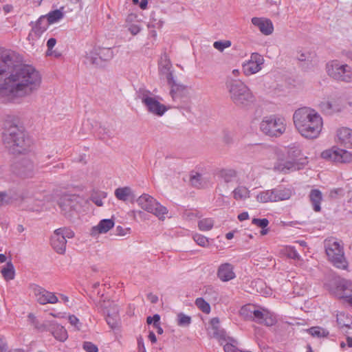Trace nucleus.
<instances>
[{
    "label": "nucleus",
    "instance_id": "obj_1",
    "mask_svg": "<svg viewBox=\"0 0 352 352\" xmlns=\"http://www.w3.org/2000/svg\"><path fill=\"white\" fill-rule=\"evenodd\" d=\"M14 52L0 49V98H23L36 91L41 83L39 72L29 65H18Z\"/></svg>",
    "mask_w": 352,
    "mask_h": 352
},
{
    "label": "nucleus",
    "instance_id": "obj_2",
    "mask_svg": "<svg viewBox=\"0 0 352 352\" xmlns=\"http://www.w3.org/2000/svg\"><path fill=\"white\" fill-rule=\"evenodd\" d=\"M294 123L300 135L307 139H314L320 135L323 122L320 114L314 109L302 107L293 116Z\"/></svg>",
    "mask_w": 352,
    "mask_h": 352
},
{
    "label": "nucleus",
    "instance_id": "obj_3",
    "mask_svg": "<svg viewBox=\"0 0 352 352\" xmlns=\"http://www.w3.org/2000/svg\"><path fill=\"white\" fill-rule=\"evenodd\" d=\"M226 87L230 100L239 108L248 109L255 101V98L249 87L239 79L228 77Z\"/></svg>",
    "mask_w": 352,
    "mask_h": 352
},
{
    "label": "nucleus",
    "instance_id": "obj_4",
    "mask_svg": "<svg viewBox=\"0 0 352 352\" xmlns=\"http://www.w3.org/2000/svg\"><path fill=\"white\" fill-rule=\"evenodd\" d=\"M3 132V142L12 154H20L26 150L25 132L22 127L6 122Z\"/></svg>",
    "mask_w": 352,
    "mask_h": 352
},
{
    "label": "nucleus",
    "instance_id": "obj_5",
    "mask_svg": "<svg viewBox=\"0 0 352 352\" xmlns=\"http://www.w3.org/2000/svg\"><path fill=\"white\" fill-rule=\"evenodd\" d=\"M137 98L142 101L146 111L158 117L162 116L168 108L157 100V96L145 88H140L137 91Z\"/></svg>",
    "mask_w": 352,
    "mask_h": 352
},
{
    "label": "nucleus",
    "instance_id": "obj_6",
    "mask_svg": "<svg viewBox=\"0 0 352 352\" xmlns=\"http://www.w3.org/2000/svg\"><path fill=\"white\" fill-rule=\"evenodd\" d=\"M285 118L276 115L265 116L260 123V130L264 134L271 137L280 136L285 131Z\"/></svg>",
    "mask_w": 352,
    "mask_h": 352
},
{
    "label": "nucleus",
    "instance_id": "obj_7",
    "mask_svg": "<svg viewBox=\"0 0 352 352\" xmlns=\"http://www.w3.org/2000/svg\"><path fill=\"white\" fill-rule=\"evenodd\" d=\"M287 158L280 163L278 168L285 173L299 170L307 162L306 158L300 157L301 150L295 144L286 148Z\"/></svg>",
    "mask_w": 352,
    "mask_h": 352
},
{
    "label": "nucleus",
    "instance_id": "obj_8",
    "mask_svg": "<svg viewBox=\"0 0 352 352\" xmlns=\"http://www.w3.org/2000/svg\"><path fill=\"white\" fill-rule=\"evenodd\" d=\"M324 248L329 260L338 268L346 269L347 262L345 259L343 248L333 239L324 241Z\"/></svg>",
    "mask_w": 352,
    "mask_h": 352
},
{
    "label": "nucleus",
    "instance_id": "obj_9",
    "mask_svg": "<svg viewBox=\"0 0 352 352\" xmlns=\"http://www.w3.org/2000/svg\"><path fill=\"white\" fill-rule=\"evenodd\" d=\"M328 75L337 81L352 82V69L347 64H341L339 60H333L326 65Z\"/></svg>",
    "mask_w": 352,
    "mask_h": 352
},
{
    "label": "nucleus",
    "instance_id": "obj_10",
    "mask_svg": "<svg viewBox=\"0 0 352 352\" xmlns=\"http://www.w3.org/2000/svg\"><path fill=\"white\" fill-rule=\"evenodd\" d=\"M136 201L142 209L155 214L160 220H164V214L168 212L166 207L162 206L155 199L148 194L142 195Z\"/></svg>",
    "mask_w": 352,
    "mask_h": 352
},
{
    "label": "nucleus",
    "instance_id": "obj_11",
    "mask_svg": "<svg viewBox=\"0 0 352 352\" xmlns=\"http://www.w3.org/2000/svg\"><path fill=\"white\" fill-rule=\"evenodd\" d=\"M82 198L76 195H64L58 201L60 212L67 219L73 217L74 213L81 206Z\"/></svg>",
    "mask_w": 352,
    "mask_h": 352
},
{
    "label": "nucleus",
    "instance_id": "obj_12",
    "mask_svg": "<svg viewBox=\"0 0 352 352\" xmlns=\"http://www.w3.org/2000/svg\"><path fill=\"white\" fill-rule=\"evenodd\" d=\"M11 171L21 178L32 177L36 168L32 160L28 157H22L16 160L11 165Z\"/></svg>",
    "mask_w": 352,
    "mask_h": 352
},
{
    "label": "nucleus",
    "instance_id": "obj_13",
    "mask_svg": "<svg viewBox=\"0 0 352 352\" xmlns=\"http://www.w3.org/2000/svg\"><path fill=\"white\" fill-rule=\"evenodd\" d=\"M321 156L324 159L340 163H349L352 161V154L350 152L335 147L324 151Z\"/></svg>",
    "mask_w": 352,
    "mask_h": 352
},
{
    "label": "nucleus",
    "instance_id": "obj_14",
    "mask_svg": "<svg viewBox=\"0 0 352 352\" xmlns=\"http://www.w3.org/2000/svg\"><path fill=\"white\" fill-rule=\"evenodd\" d=\"M219 318H213L210 320L211 331L210 333L216 338L221 345H223L227 340L230 342L234 341V339L227 335L226 331L223 329L219 327Z\"/></svg>",
    "mask_w": 352,
    "mask_h": 352
},
{
    "label": "nucleus",
    "instance_id": "obj_15",
    "mask_svg": "<svg viewBox=\"0 0 352 352\" xmlns=\"http://www.w3.org/2000/svg\"><path fill=\"white\" fill-rule=\"evenodd\" d=\"M252 320L258 324H265L267 327L274 325L276 322V317L267 309L257 307Z\"/></svg>",
    "mask_w": 352,
    "mask_h": 352
},
{
    "label": "nucleus",
    "instance_id": "obj_16",
    "mask_svg": "<svg viewBox=\"0 0 352 352\" xmlns=\"http://www.w3.org/2000/svg\"><path fill=\"white\" fill-rule=\"evenodd\" d=\"M33 291L37 302L41 305H45L47 303L54 304L58 300V298L54 293L48 292L38 285H35L34 287Z\"/></svg>",
    "mask_w": 352,
    "mask_h": 352
},
{
    "label": "nucleus",
    "instance_id": "obj_17",
    "mask_svg": "<svg viewBox=\"0 0 352 352\" xmlns=\"http://www.w3.org/2000/svg\"><path fill=\"white\" fill-rule=\"evenodd\" d=\"M106 313V321L109 327L112 329H118L120 322L118 306L113 304L110 309H107Z\"/></svg>",
    "mask_w": 352,
    "mask_h": 352
},
{
    "label": "nucleus",
    "instance_id": "obj_18",
    "mask_svg": "<svg viewBox=\"0 0 352 352\" xmlns=\"http://www.w3.org/2000/svg\"><path fill=\"white\" fill-rule=\"evenodd\" d=\"M252 23L254 25L258 27L261 32L264 35H270L274 31L273 23L268 19L253 17Z\"/></svg>",
    "mask_w": 352,
    "mask_h": 352
},
{
    "label": "nucleus",
    "instance_id": "obj_19",
    "mask_svg": "<svg viewBox=\"0 0 352 352\" xmlns=\"http://www.w3.org/2000/svg\"><path fill=\"white\" fill-rule=\"evenodd\" d=\"M168 84L171 87L170 94L173 100H176L186 96L188 93L187 87L178 82L175 78H173V81L168 82Z\"/></svg>",
    "mask_w": 352,
    "mask_h": 352
},
{
    "label": "nucleus",
    "instance_id": "obj_20",
    "mask_svg": "<svg viewBox=\"0 0 352 352\" xmlns=\"http://www.w3.org/2000/svg\"><path fill=\"white\" fill-rule=\"evenodd\" d=\"M217 276L223 282H227L234 278L236 276L234 272V266L229 263L221 264L218 268Z\"/></svg>",
    "mask_w": 352,
    "mask_h": 352
},
{
    "label": "nucleus",
    "instance_id": "obj_21",
    "mask_svg": "<svg viewBox=\"0 0 352 352\" xmlns=\"http://www.w3.org/2000/svg\"><path fill=\"white\" fill-rule=\"evenodd\" d=\"M59 233L60 232L54 230L51 237V245L58 254H63L66 250L67 239Z\"/></svg>",
    "mask_w": 352,
    "mask_h": 352
},
{
    "label": "nucleus",
    "instance_id": "obj_22",
    "mask_svg": "<svg viewBox=\"0 0 352 352\" xmlns=\"http://www.w3.org/2000/svg\"><path fill=\"white\" fill-rule=\"evenodd\" d=\"M114 226V221L112 219H104L101 220L96 226L91 229L90 234L96 236L99 234L107 233Z\"/></svg>",
    "mask_w": 352,
    "mask_h": 352
},
{
    "label": "nucleus",
    "instance_id": "obj_23",
    "mask_svg": "<svg viewBox=\"0 0 352 352\" xmlns=\"http://www.w3.org/2000/svg\"><path fill=\"white\" fill-rule=\"evenodd\" d=\"M337 136L339 142L346 148H352V130L349 128H342L338 131Z\"/></svg>",
    "mask_w": 352,
    "mask_h": 352
},
{
    "label": "nucleus",
    "instance_id": "obj_24",
    "mask_svg": "<svg viewBox=\"0 0 352 352\" xmlns=\"http://www.w3.org/2000/svg\"><path fill=\"white\" fill-rule=\"evenodd\" d=\"M161 59L162 61L160 63V72L166 76L167 82H170L173 81V78H174L173 72L172 70H170L172 66L171 63L168 58L166 54H164V56L161 58Z\"/></svg>",
    "mask_w": 352,
    "mask_h": 352
},
{
    "label": "nucleus",
    "instance_id": "obj_25",
    "mask_svg": "<svg viewBox=\"0 0 352 352\" xmlns=\"http://www.w3.org/2000/svg\"><path fill=\"white\" fill-rule=\"evenodd\" d=\"M337 287L343 292L342 298H345L352 306V283L346 280H342L338 283Z\"/></svg>",
    "mask_w": 352,
    "mask_h": 352
},
{
    "label": "nucleus",
    "instance_id": "obj_26",
    "mask_svg": "<svg viewBox=\"0 0 352 352\" xmlns=\"http://www.w3.org/2000/svg\"><path fill=\"white\" fill-rule=\"evenodd\" d=\"M32 26V31L34 32L36 36H40L45 32L49 23L46 19L45 16H41L35 23L31 22L30 24Z\"/></svg>",
    "mask_w": 352,
    "mask_h": 352
},
{
    "label": "nucleus",
    "instance_id": "obj_27",
    "mask_svg": "<svg viewBox=\"0 0 352 352\" xmlns=\"http://www.w3.org/2000/svg\"><path fill=\"white\" fill-rule=\"evenodd\" d=\"M309 199L315 212H320L321 210L320 202L322 199V195L318 189H313L309 193Z\"/></svg>",
    "mask_w": 352,
    "mask_h": 352
},
{
    "label": "nucleus",
    "instance_id": "obj_28",
    "mask_svg": "<svg viewBox=\"0 0 352 352\" xmlns=\"http://www.w3.org/2000/svg\"><path fill=\"white\" fill-rule=\"evenodd\" d=\"M114 193L118 200L123 201H127L130 197H134L131 188L128 186L118 188Z\"/></svg>",
    "mask_w": 352,
    "mask_h": 352
},
{
    "label": "nucleus",
    "instance_id": "obj_29",
    "mask_svg": "<svg viewBox=\"0 0 352 352\" xmlns=\"http://www.w3.org/2000/svg\"><path fill=\"white\" fill-rule=\"evenodd\" d=\"M50 330L56 340L60 342H64L67 340V332L63 326L59 324H53Z\"/></svg>",
    "mask_w": 352,
    "mask_h": 352
},
{
    "label": "nucleus",
    "instance_id": "obj_30",
    "mask_svg": "<svg viewBox=\"0 0 352 352\" xmlns=\"http://www.w3.org/2000/svg\"><path fill=\"white\" fill-rule=\"evenodd\" d=\"M86 61L88 63L98 67H103L105 64V62L103 59L100 58V56L98 55V53L95 50L90 52L86 56Z\"/></svg>",
    "mask_w": 352,
    "mask_h": 352
},
{
    "label": "nucleus",
    "instance_id": "obj_31",
    "mask_svg": "<svg viewBox=\"0 0 352 352\" xmlns=\"http://www.w3.org/2000/svg\"><path fill=\"white\" fill-rule=\"evenodd\" d=\"M218 176L226 183H230L236 177L237 173L234 169L223 168L219 171Z\"/></svg>",
    "mask_w": 352,
    "mask_h": 352
},
{
    "label": "nucleus",
    "instance_id": "obj_32",
    "mask_svg": "<svg viewBox=\"0 0 352 352\" xmlns=\"http://www.w3.org/2000/svg\"><path fill=\"white\" fill-rule=\"evenodd\" d=\"M336 322L338 329H342L349 324H352V317L344 312L338 313L336 315Z\"/></svg>",
    "mask_w": 352,
    "mask_h": 352
},
{
    "label": "nucleus",
    "instance_id": "obj_33",
    "mask_svg": "<svg viewBox=\"0 0 352 352\" xmlns=\"http://www.w3.org/2000/svg\"><path fill=\"white\" fill-rule=\"evenodd\" d=\"M1 272L5 280H13L15 276V270L12 263L11 261L7 262V263L2 267Z\"/></svg>",
    "mask_w": 352,
    "mask_h": 352
},
{
    "label": "nucleus",
    "instance_id": "obj_34",
    "mask_svg": "<svg viewBox=\"0 0 352 352\" xmlns=\"http://www.w3.org/2000/svg\"><path fill=\"white\" fill-rule=\"evenodd\" d=\"M274 196H276L274 201L289 199L292 196V191L289 189L275 188L273 189Z\"/></svg>",
    "mask_w": 352,
    "mask_h": 352
},
{
    "label": "nucleus",
    "instance_id": "obj_35",
    "mask_svg": "<svg viewBox=\"0 0 352 352\" xmlns=\"http://www.w3.org/2000/svg\"><path fill=\"white\" fill-rule=\"evenodd\" d=\"M256 306L254 305H245L243 306L240 310V314L245 320H252L254 312L256 311Z\"/></svg>",
    "mask_w": 352,
    "mask_h": 352
},
{
    "label": "nucleus",
    "instance_id": "obj_36",
    "mask_svg": "<svg viewBox=\"0 0 352 352\" xmlns=\"http://www.w3.org/2000/svg\"><path fill=\"white\" fill-rule=\"evenodd\" d=\"M243 69L246 76H250L259 72L261 69V67L249 60L243 65Z\"/></svg>",
    "mask_w": 352,
    "mask_h": 352
},
{
    "label": "nucleus",
    "instance_id": "obj_37",
    "mask_svg": "<svg viewBox=\"0 0 352 352\" xmlns=\"http://www.w3.org/2000/svg\"><path fill=\"white\" fill-rule=\"evenodd\" d=\"M100 58L106 63L109 61L113 57V52L110 47H99L98 49L94 50Z\"/></svg>",
    "mask_w": 352,
    "mask_h": 352
},
{
    "label": "nucleus",
    "instance_id": "obj_38",
    "mask_svg": "<svg viewBox=\"0 0 352 352\" xmlns=\"http://www.w3.org/2000/svg\"><path fill=\"white\" fill-rule=\"evenodd\" d=\"M273 189L271 190H265L261 192L256 197L258 201L261 203H267L268 201H274L276 196H274Z\"/></svg>",
    "mask_w": 352,
    "mask_h": 352
},
{
    "label": "nucleus",
    "instance_id": "obj_39",
    "mask_svg": "<svg viewBox=\"0 0 352 352\" xmlns=\"http://www.w3.org/2000/svg\"><path fill=\"white\" fill-rule=\"evenodd\" d=\"M233 197L236 200L244 199L249 197L250 191L245 186H239L233 192Z\"/></svg>",
    "mask_w": 352,
    "mask_h": 352
},
{
    "label": "nucleus",
    "instance_id": "obj_40",
    "mask_svg": "<svg viewBox=\"0 0 352 352\" xmlns=\"http://www.w3.org/2000/svg\"><path fill=\"white\" fill-rule=\"evenodd\" d=\"M308 332L314 337L325 338L329 334V332L320 327H313L308 329Z\"/></svg>",
    "mask_w": 352,
    "mask_h": 352
},
{
    "label": "nucleus",
    "instance_id": "obj_41",
    "mask_svg": "<svg viewBox=\"0 0 352 352\" xmlns=\"http://www.w3.org/2000/svg\"><path fill=\"white\" fill-rule=\"evenodd\" d=\"M64 14L60 10H55L48 13L46 16L47 23L50 24L58 21L63 17Z\"/></svg>",
    "mask_w": 352,
    "mask_h": 352
},
{
    "label": "nucleus",
    "instance_id": "obj_42",
    "mask_svg": "<svg viewBox=\"0 0 352 352\" xmlns=\"http://www.w3.org/2000/svg\"><path fill=\"white\" fill-rule=\"evenodd\" d=\"M107 193L103 191L94 192L91 195L90 199L98 206L103 205L102 199L106 198Z\"/></svg>",
    "mask_w": 352,
    "mask_h": 352
},
{
    "label": "nucleus",
    "instance_id": "obj_43",
    "mask_svg": "<svg viewBox=\"0 0 352 352\" xmlns=\"http://www.w3.org/2000/svg\"><path fill=\"white\" fill-rule=\"evenodd\" d=\"M214 225V221L210 218H206L200 220L198 222V227L199 230L203 231H208L212 229Z\"/></svg>",
    "mask_w": 352,
    "mask_h": 352
},
{
    "label": "nucleus",
    "instance_id": "obj_44",
    "mask_svg": "<svg viewBox=\"0 0 352 352\" xmlns=\"http://www.w3.org/2000/svg\"><path fill=\"white\" fill-rule=\"evenodd\" d=\"M196 306L205 314H209L210 306L204 298H198L195 300Z\"/></svg>",
    "mask_w": 352,
    "mask_h": 352
},
{
    "label": "nucleus",
    "instance_id": "obj_45",
    "mask_svg": "<svg viewBox=\"0 0 352 352\" xmlns=\"http://www.w3.org/2000/svg\"><path fill=\"white\" fill-rule=\"evenodd\" d=\"M177 324L180 327H188L191 322V318L183 313H179L177 315Z\"/></svg>",
    "mask_w": 352,
    "mask_h": 352
},
{
    "label": "nucleus",
    "instance_id": "obj_46",
    "mask_svg": "<svg viewBox=\"0 0 352 352\" xmlns=\"http://www.w3.org/2000/svg\"><path fill=\"white\" fill-rule=\"evenodd\" d=\"M236 343H237V342L236 340H234V341H233V342H230V341L227 340L223 344L224 351L225 352H242L241 351H239L237 349V347L236 346Z\"/></svg>",
    "mask_w": 352,
    "mask_h": 352
},
{
    "label": "nucleus",
    "instance_id": "obj_47",
    "mask_svg": "<svg viewBox=\"0 0 352 352\" xmlns=\"http://www.w3.org/2000/svg\"><path fill=\"white\" fill-rule=\"evenodd\" d=\"M232 45V43L230 41L228 40H224V41H215L213 43L214 47L219 50V52H223L224 49L230 47Z\"/></svg>",
    "mask_w": 352,
    "mask_h": 352
},
{
    "label": "nucleus",
    "instance_id": "obj_48",
    "mask_svg": "<svg viewBox=\"0 0 352 352\" xmlns=\"http://www.w3.org/2000/svg\"><path fill=\"white\" fill-rule=\"evenodd\" d=\"M190 182L193 186L200 188L202 186V175L199 173L191 175Z\"/></svg>",
    "mask_w": 352,
    "mask_h": 352
},
{
    "label": "nucleus",
    "instance_id": "obj_49",
    "mask_svg": "<svg viewBox=\"0 0 352 352\" xmlns=\"http://www.w3.org/2000/svg\"><path fill=\"white\" fill-rule=\"evenodd\" d=\"M56 232H60V234L63 236L65 239H72L74 236V232L67 228H60L56 230Z\"/></svg>",
    "mask_w": 352,
    "mask_h": 352
},
{
    "label": "nucleus",
    "instance_id": "obj_50",
    "mask_svg": "<svg viewBox=\"0 0 352 352\" xmlns=\"http://www.w3.org/2000/svg\"><path fill=\"white\" fill-rule=\"evenodd\" d=\"M193 239L199 245L202 247L206 246L208 243V239L199 234H195L193 236Z\"/></svg>",
    "mask_w": 352,
    "mask_h": 352
},
{
    "label": "nucleus",
    "instance_id": "obj_51",
    "mask_svg": "<svg viewBox=\"0 0 352 352\" xmlns=\"http://www.w3.org/2000/svg\"><path fill=\"white\" fill-rule=\"evenodd\" d=\"M315 55L313 53L311 52H306V53H299L297 56V58L299 61H307V62H311L313 60V58H314Z\"/></svg>",
    "mask_w": 352,
    "mask_h": 352
},
{
    "label": "nucleus",
    "instance_id": "obj_52",
    "mask_svg": "<svg viewBox=\"0 0 352 352\" xmlns=\"http://www.w3.org/2000/svg\"><path fill=\"white\" fill-rule=\"evenodd\" d=\"M250 60L261 67L264 63L263 57L258 53H252Z\"/></svg>",
    "mask_w": 352,
    "mask_h": 352
},
{
    "label": "nucleus",
    "instance_id": "obj_53",
    "mask_svg": "<svg viewBox=\"0 0 352 352\" xmlns=\"http://www.w3.org/2000/svg\"><path fill=\"white\" fill-rule=\"evenodd\" d=\"M82 348L87 352H98V346L91 342H84L82 344Z\"/></svg>",
    "mask_w": 352,
    "mask_h": 352
},
{
    "label": "nucleus",
    "instance_id": "obj_54",
    "mask_svg": "<svg viewBox=\"0 0 352 352\" xmlns=\"http://www.w3.org/2000/svg\"><path fill=\"white\" fill-rule=\"evenodd\" d=\"M252 222L254 225H256L262 229L265 228L269 224V221L267 219L254 218Z\"/></svg>",
    "mask_w": 352,
    "mask_h": 352
},
{
    "label": "nucleus",
    "instance_id": "obj_55",
    "mask_svg": "<svg viewBox=\"0 0 352 352\" xmlns=\"http://www.w3.org/2000/svg\"><path fill=\"white\" fill-rule=\"evenodd\" d=\"M286 254H287V256L290 258H292L294 260H300V256L299 254L297 252V251L296 250V249L294 247H289L287 249Z\"/></svg>",
    "mask_w": 352,
    "mask_h": 352
},
{
    "label": "nucleus",
    "instance_id": "obj_56",
    "mask_svg": "<svg viewBox=\"0 0 352 352\" xmlns=\"http://www.w3.org/2000/svg\"><path fill=\"white\" fill-rule=\"evenodd\" d=\"M223 142L226 144H231L233 143V133L229 131H223Z\"/></svg>",
    "mask_w": 352,
    "mask_h": 352
},
{
    "label": "nucleus",
    "instance_id": "obj_57",
    "mask_svg": "<svg viewBox=\"0 0 352 352\" xmlns=\"http://www.w3.org/2000/svg\"><path fill=\"white\" fill-rule=\"evenodd\" d=\"M56 43V40L54 38H50L47 42V50L46 52L47 56H52L53 54L52 49Z\"/></svg>",
    "mask_w": 352,
    "mask_h": 352
},
{
    "label": "nucleus",
    "instance_id": "obj_58",
    "mask_svg": "<svg viewBox=\"0 0 352 352\" xmlns=\"http://www.w3.org/2000/svg\"><path fill=\"white\" fill-rule=\"evenodd\" d=\"M155 324H154V326H153V328L156 329L157 331V333L160 335L162 334L163 333V329L162 328L160 327V316L159 314H155Z\"/></svg>",
    "mask_w": 352,
    "mask_h": 352
},
{
    "label": "nucleus",
    "instance_id": "obj_59",
    "mask_svg": "<svg viewBox=\"0 0 352 352\" xmlns=\"http://www.w3.org/2000/svg\"><path fill=\"white\" fill-rule=\"evenodd\" d=\"M322 109L327 113H331L334 111L333 105L330 102H324L321 104Z\"/></svg>",
    "mask_w": 352,
    "mask_h": 352
},
{
    "label": "nucleus",
    "instance_id": "obj_60",
    "mask_svg": "<svg viewBox=\"0 0 352 352\" xmlns=\"http://www.w3.org/2000/svg\"><path fill=\"white\" fill-rule=\"evenodd\" d=\"M138 346L139 351L140 352H146L145 346H144V341H143V339L142 337H139L138 338Z\"/></svg>",
    "mask_w": 352,
    "mask_h": 352
},
{
    "label": "nucleus",
    "instance_id": "obj_61",
    "mask_svg": "<svg viewBox=\"0 0 352 352\" xmlns=\"http://www.w3.org/2000/svg\"><path fill=\"white\" fill-rule=\"evenodd\" d=\"M129 30L133 35H136L140 32V28L138 25H131L129 27Z\"/></svg>",
    "mask_w": 352,
    "mask_h": 352
},
{
    "label": "nucleus",
    "instance_id": "obj_62",
    "mask_svg": "<svg viewBox=\"0 0 352 352\" xmlns=\"http://www.w3.org/2000/svg\"><path fill=\"white\" fill-rule=\"evenodd\" d=\"M52 157L51 155H48L47 156L45 157L43 159L41 160V161L39 162L40 168H43L45 166H47L49 163H47V160H50Z\"/></svg>",
    "mask_w": 352,
    "mask_h": 352
},
{
    "label": "nucleus",
    "instance_id": "obj_63",
    "mask_svg": "<svg viewBox=\"0 0 352 352\" xmlns=\"http://www.w3.org/2000/svg\"><path fill=\"white\" fill-rule=\"evenodd\" d=\"M8 197V194L5 191L0 192V208L6 202V198Z\"/></svg>",
    "mask_w": 352,
    "mask_h": 352
},
{
    "label": "nucleus",
    "instance_id": "obj_64",
    "mask_svg": "<svg viewBox=\"0 0 352 352\" xmlns=\"http://www.w3.org/2000/svg\"><path fill=\"white\" fill-rule=\"evenodd\" d=\"M147 298L151 303H156L158 301V297L156 295L150 293L147 295Z\"/></svg>",
    "mask_w": 352,
    "mask_h": 352
}]
</instances>
